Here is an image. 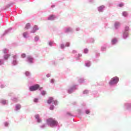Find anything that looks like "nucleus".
<instances>
[{
  "label": "nucleus",
  "instance_id": "nucleus-15",
  "mask_svg": "<svg viewBox=\"0 0 131 131\" xmlns=\"http://www.w3.org/2000/svg\"><path fill=\"white\" fill-rule=\"evenodd\" d=\"M123 16H124V17H126V16H127V13L126 12H123Z\"/></svg>",
  "mask_w": 131,
  "mask_h": 131
},
{
  "label": "nucleus",
  "instance_id": "nucleus-32",
  "mask_svg": "<svg viewBox=\"0 0 131 131\" xmlns=\"http://www.w3.org/2000/svg\"><path fill=\"white\" fill-rule=\"evenodd\" d=\"M69 94H71V91H70V90H69Z\"/></svg>",
  "mask_w": 131,
  "mask_h": 131
},
{
  "label": "nucleus",
  "instance_id": "nucleus-8",
  "mask_svg": "<svg viewBox=\"0 0 131 131\" xmlns=\"http://www.w3.org/2000/svg\"><path fill=\"white\" fill-rule=\"evenodd\" d=\"M10 57V55L9 54H6L4 56V59H5V60H8V59H9V57Z\"/></svg>",
  "mask_w": 131,
  "mask_h": 131
},
{
  "label": "nucleus",
  "instance_id": "nucleus-9",
  "mask_svg": "<svg viewBox=\"0 0 131 131\" xmlns=\"http://www.w3.org/2000/svg\"><path fill=\"white\" fill-rule=\"evenodd\" d=\"M26 29H29V28H30V24L28 23L26 25V27H25Z\"/></svg>",
  "mask_w": 131,
  "mask_h": 131
},
{
  "label": "nucleus",
  "instance_id": "nucleus-10",
  "mask_svg": "<svg viewBox=\"0 0 131 131\" xmlns=\"http://www.w3.org/2000/svg\"><path fill=\"white\" fill-rule=\"evenodd\" d=\"M104 8V6H100L98 8V11H99V12H102V10H103V8Z\"/></svg>",
  "mask_w": 131,
  "mask_h": 131
},
{
  "label": "nucleus",
  "instance_id": "nucleus-4",
  "mask_svg": "<svg viewBox=\"0 0 131 131\" xmlns=\"http://www.w3.org/2000/svg\"><path fill=\"white\" fill-rule=\"evenodd\" d=\"M129 29V27L128 26H126L125 27V30L123 33V36L124 38L127 37V36L128 35V33L127 32V31H128Z\"/></svg>",
  "mask_w": 131,
  "mask_h": 131
},
{
  "label": "nucleus",
  "instance_id": "nucleus-24",
  "mask_svg": "<svg viewBox=\"0 0 131 131\" xmlns=\"http://www.w3.org/2000/svg\"><path fill=\"white\" fill-rule=\"evenodd\" d=\"M90 111H89V110H87V111H85V113H86V114H90Z\"/></svg>",
  "mask_w": 131,
  "mask_h": 131
},
{
  "label": "nucleus",
  "instance_id": "nucleus-33",
  "mask_svg": "<svg viewBox=\"0 0 131 131\" xmlns=\"http://www.w3.org/2000/svg\"><path fill=\"white\" fill-rule=\"evenodd\" d=\"M117 25H119V23H117Z\"/></svg>",
  "mask_w": 131,
  "mask_h": 131
},
{
  "label": "nucleus",
  "instance_id": "nucleus-38",
  "mask_svg": "<svg viewBox=\"0 0 131 131\" xmlns=\"http://www.w3.org/2000/svg\"><path fill=\"white\" fill-rule=\"evenodd\" d=\"M74 52H75V51H74Z\"/></svg>",
  "mask_w": 131,
  "mask_h": 131
},
{
  "label": "nucleus",
  "instance_id": "nucleus-21",
  "mask_svg": "<svg viewBox=\"0 0 131 131\" xmlns=\"http://www.w3.org/2000/svg\"><path fill=\"white\" fill-rule=\"evenodd\" d=\"M41 95H42V96H45V95H46V91H42V92H41Z\"/></svg>",
  "mask_w": 131,
  "mask_h": 131
},
{
  "label": "nucleus",
  "instance_id": "nucleus-37",
  "mask_svg": "<svg viewBox=\"0 0 131 131\" xmlns=\"http://www.w3.org/2000/svg\"><path fill=\"white\" fill-rule=\"evenodd\" d=\"M4 104H5V102H3Z\"/></svg>",
  "mask_w": 131,
  "mask_h": 131
},
{
  "label": "nucleus",
  "instance_id": "nucleus-23",
  "mask_svg": "<svg viewBox=\"0 0 131 131\" xmlns=\"http://www.w3.org/2000/svg\"><path fill=\"white\" fill-rule=\"evenodd\" d=\"M53 102H54V104H55V105H57V100H53Z\"/></svg>",
  "mask_w": 131,
  "mask_h": 131
},
{
  "label": "nucleus",
  "instance_id": "nucleus-19",
  "mask_svg": "<svg viewBox=\"0 0 131 131\" xmlns=\"http://www.w3.org/2000/svg\"><path fill=\"white\" fill-rule=\"evenodd\" d=\"M12 57L14 59V60L16 61V59H17V56L16 55H13Z\"/></svg>",
  "mask_w": 131,
  "mask_h": 131
},
{
  "label": "nucleus",
  "instance_id": "nucleus-20",
  "mask_svg": "<svg viewBox=\"0 0 131 131\" xmlns=\"http://www.w3.org/2000/svg\"><path fill=\"white\" fill-rule=\"evenodd\" d=\"M25 57H26V54H23L21 55V57L22 58H25Z\"/></svg>",
  "mask_w": 131,
  "mask_h": 131
},
{
  "label": "nucleus",
  "instance_id": "nucleus-26",
  "mask_svg": "<svg viewBox=\"0 0 131 131\" xmlns=\"http://www.w3.org/2000/svg\"><path fill=\"white\" fill-rule=\"evenodd\" d=\"M60 48H61V49H64V45H61L60 46Z\"/></svg>",
  "mask_w": 131,
  "mask_h": 131
},
{
  "label": "nucleus",
  "instance_id": "nucleus-22",
  "mask_svg": "<svg viewBox=\"0 0 131 131\" xmlns=\"http://www.w3.org/2000/svg\"><path fill=\"white\" fill-rule=\"evenodd\" d=\"M37 101H38V99L37 98H35L34 99V102H35V103H36V102H37Z\"/></svg>",
  "mask_w": 131,
  "mask_h": 131
},
{
  "label": "nucleus",
  "instance_id": "nucleus-27",
  "mask_svg": "<svg viewBox=\"0 0 131 131\" xmlns=\"http://www.w3.org/2000/svg\"><path fill=\"white\" fill-rule=\"evenodd\" d=\"M88 93H89V91H85L83 92V94H88Z\"/></svg>",
  "mask_w": 131,
  "mask_h": 131
},
{
  "label": "nucleus",
  "instance_id": "nucleus-11",
  "mask_svg": "<svg viewBox=\"0 0 131 131\" xmlns=\"http://www.w3.org/2000/svg\"><path fill=\"white\" fill-rule=\"evenodd\" d=\"M55 19V15H51L50 17L49 18V20H54Z\"/></svg>",
  "mask_w": 131,
  "mask_h": 131
},
{
  "label": "nucleus",
  "instance_id": "nucleus-7",
  "mask_svg": "<svg viewBox=\"0 0 131 131\" xmlns=\"http://www.w3.org/2000/svg\"><path fill=\"white\" fill-rule=\"evenodd\" d=\"M35 119H37V122H41V120H40V119H39V116H38V115H37L35 116Z\"/></svg>",
  "mask_w": 131,
  "mask_h": 131
},
{
  "label": "nucleus",
  "instance_id": "nucleus-34",
  "mask_svg": "<svg viewBox=\"0 0 131 131\" xmlns=\"http://www.w3.org/2000/svg\"><path fill=\"white\" fill-rule=\"evenodd\" d=\"M116 24H117V23H116L115 25H116Z\"/></svg>",
  "mask_w": 131,
  "mask_h": 131
},
{
  "label": "nucleus",
  "instance_id": "nucleus-5",
  "mask_svg": "<svg viewBox=\"0 0 131 131\" xmlns=\"http://www.w3.org/2000/svg\"><path fill=\"white\" fill-rule=\"evenodd\" d=\"M36 30H38V27H37L36 25H35L31 32V33H35Z\"/></svg>",
  "mask_w": 131,
  "mask_h": 131
},
{
  "label": "nucleus",
  "instance_id": "nucleus-29",
  "mask_svg": "<svg viewBox=\"0 0 131 131\" xmlns=\"http://www.w3.org/2000/svg\"><path fill=\"white\" fill-rule=\"evenodd\" d=\"M119 7H123V4H119Z\"/></svg>",
  "mask_w": 131,
  "mask_h": 131
},
{
  "label": "nucleus",
  "instance_id": "nucleus-13",
  "mask_svg": "<svg viewBox=\"0 0 131 131\" xmlns=\"http://www.w3.org/2000/svg\"><path fill=\"white\" fill-rule=\"evenodd\" d=\"M16 110H19L21 108V105L17 104L16 106Z\"/></svg>",
  "mask_w": 131,
  "mask_h": 131
},
{
  "label": "nucleus",
  "instance_id": "nucleus-36",
  "mask_svg": "<svg viewBox=\"0 0 131 131\" xmlns=\"http://www.w3.org/2000/svg\"><path fill=\"white\" fill-rule=\"evenodd\" d=\"M67 30L68 31V30H69V29H68Z\"/></svg>",
  "mask_w": 131,
  "mask_h": 131
},
{
  "label": "nucleus",
  "instance_id": "nucleus-12",
  "mask_svg": "<svg viewBox=\"0 0 131 131\" xmlns=\"http://www.w3.org/2000/svg\"><path fill=\"white\" fill-rule=\"evenodd\" d=\"M28 59L29 61V62H31L32 61V57H31V56H28Z\"/></svg>",
  "mask_w": 131,
  "mask_h": 131
},
{
  "label": "nucleus",
  "instance_id": "nucleus-17",
  "mask_svg": "<svg viewBox=\"0 0 131 131\" xmlns=\"http://www.w3.org/2000/svg\"><path fill=\"white\" fill-rule=\"evenodd\" d=\"M89 52V50H88V49H85L84 50V53H85V54H87V53Z\"/></svg>",
  "mask_w": 131,
  "mask_h": 131
},
{
  "label": "nucleus",
  "instance_id": "nucleus-30",
  "mask_svg": "<svg viewBox=\"0 0 131 131\" xmlns=\"http://www.w3.org/2000/svg\"><path fill=\"white\" fill-rule=\"evenodd\" d=\"M26 75L27 76H28V75H29V73L26 72Z\"/></svg>",
  "mask_w": 131,
  "mask_h": 131
},
{
  "label": "nucleus",
  "instance_id": "nucleus-14",
  "mask_svg": "<svg viewBox=\"0 0 131 131\" xmlns=\"http://www.w3.org/2000/svg\"><path fill=\"white\" fill-rule=\"evenodd\" d=\"M116 41H117L116 39H114L112 40V43L113 45H114V43H115L116 42Z\"/></svg>",
  "mask_w": 131,
  "mask_h": 131
},
{
  "label": "nucleus",
  "instance_id": "nucleus-3",
  "mask_svg": "<svg viewBox=\"0 0 131 131\" xmlns=\"http://www.w3.org/2000/svg\"><path fill=\"white\" fill-rule=\"evenodd\" d=\"M39 88V85L37 84L33 86H31L29 89L31 92H34V91H37V90H38Z\"/></svg>",
  "mask_w": 131,
  "mask_h": 131
},
{
  "label": "nucleus",
  "instance_id": "nucleus-6",
  "mask_svg": "<svg viewBox=\"0 0 131 131\" xmlns=\"http://www.w3.org/2000/svg\"><path fill=\"white\" fill-rule=\"evenodd\" d=\"M52 102H54V98L53 97H50L47 101L48 104H51Z\"/></svg>",
  "mask_w": 131,
  "mask_h": 131
},
{
  "label": "nucleus",
  "instance_id": "nucleus-31",
  "mask_svg": "<svg viewBox=\"0 0 131 131\" xmlns=\"http://www.w3.org/2000/svg\"><path fill=\"white\" fill-rule=\"evenodd\" d=\"M3 64V62H2V61L0 60V65H2Z\"/></svg>",
  "mask_w": 131,
  "mask_h": 131
},
{
  "label": "nucleus",
  "instance_id": "nucleus-25",
  "mask_svg": "<svg viewBox=\"0 0 131 131\" xmlns=\"http://www.w3.org/2000/svg\"><path fill=\"white\" fill-rule=\"evenodd\" d=\"M5 126H8V125H9V123H8V122H5Z\"/></svg>",
  "mask_w": 131,
  "mask_h": 131
},
{
  "label": "nucleus",
  "instance_id": "nucleus-28",
  "mask_svg": "<svg viewBox=\"0 0 131 131\" xmlns=\"http://www.w3.org/2000/svg\"><path fill=\"white\" fill-rule=\"evenodd\" d=\"M54 81H55L54 80V79H52V80H51V83H54Z\"/></svg>",
  "mask_w": 131,
  "mask_h": 131
},
{
  "label": "nucleus",
  "instance_id": "nucleus-1",
  "mask_svg": "<svg viewBox=\"0 0 131 131\" xmlns=\"http://www.w3.org/2000/svg\"><path fill=\"white\" fill-rule=\"evenodd\" d=\"M47 124L51 127L58 125V121L53 118H49L47 120Z\"/></svg>",
  "mask_w": 131,
  "mask_h": 131
},
{
  "label": "nucleus",
  "instance_id": "nucleus-35",
  "mask_svg": "<svg viewBox=\"0 0 131 131\" xmlns=\"http://www.w3.org/2000/svg\"><path fill=\"white\" fill-rule=\"evenodd\" d=\"M67 47H69V45H68L67 46Z\"/></svg>",
  "mask_w": 131,
  "mask_h": 131
},
{
  "label": "nucleus",
  "instance_id": "nucleus-18",
  "mask_svg": "<svg viewBox=\"0 0 131 131\" xmlns=\"http://www.w3.org/2000/svg\"><path fill=\"white\" fill-rule=\"evenodd\" d=\"M55 108V106H54V105H51V106H50V110H54V108Z\"/></svg>",
  "mask_w": 131,
  "mask_h": 131
},
{
  "label": "nucleus",
  "instance_id": "nucleus-16",
  "mask_svg": "<svg viewBox=\"0 0 131 131\" xmlns=\"http://www.w3.org/2000/svg\"><path fill=\"white\" fill-rule=\"evenodd\" d=\"M28 34V33H27V32H24L23 34L24 37H27V35Z\"/></svg>",
  "mask_w": 131,
  "mask_h": 131
},
{
  "label": "nucleus",
  "instance_id": "nucleus-2",
  "mask_svg": "<svg viewBox=\"0 0 131 131\" xmlns=\"http://www.w3.org/2000/svg\"><path fill=\"white\" fill-rule=\"evenodd\" d=\"M118 81H119V78L118 77H114L110 81L109 83L110 85H113V84L117 83Z\"/></svg>",
  "mask_w": 131,
  "mask_h": 131
}]
</instances>
